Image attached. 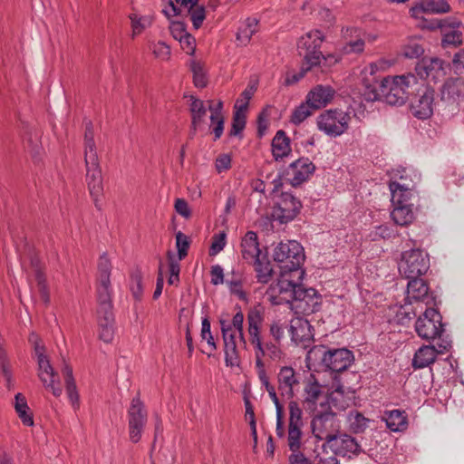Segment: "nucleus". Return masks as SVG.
I'll list each match as a JSON object with an SVG mask.
<instances>
[{
	"label": "nucleus",
	"instance_id": "f257e3e1",
	"mask_svg": "<svg viewBox=\"0 0 464 464\" xmlns=\"http://www.w3.org/2000/svg\"><path fill=\"white\" fill-rule=\"evenodd\" d=\"M111 263L106 252L98 261L99 285H97V321L99 339L106 343L112 342L115 333V316L111 285Z\"/></svg>",
	"mask_w": 464,
	"mask_h": 464
},
{
	"label": "nucleus",
	"instance_id": "f03ea898",
	"mask_svg": "<svg viewBox=\"0 0 464 464\" xmlns=\"http://www.w3.org/2000/svg\"><path fill=\"white\" fill-rule=\"evenodd\" d=\"M335 392L343 395V385H338L334 392L327 393L325 401L320 403L322 410L314 413L311 420L313 435L317 440H324V443L334 441L336 434L342 430L337 415L331 408V405L338 407Z\"/></svg>",
	"mask_w": 464,
	"mask_h": 464
},
{
	"label": "nucleus",
	"instance_id": "7ed1b4c3",
	"mask_svg": "<svg viewBox=\"0 0 464 464\" xmlns=\"http://www.w3.org/2000/svg\"><path fill=\"white\" fill-rule=\"evenodd\" d=\"M308 354L309 356L320 355L321 363L335 373L346 371L354 361L353 352L347 348L331 349L325 345H316L309 351Z\"/></svg>",
	"mask_w": 464,
	"mask_h": 464
},
{
	"label": "nucleus",
	"instance_id": "20e7f679",
	"mask_svg": "<svg viewBox=\"0 0 464 464\" xmlns=\"http://www.w3.org/2000/svg\"><path fill=\"white\" fill-rule=\"evenodd\" d=\"M273 258L275 262L284 264L280 266L281 270L299 273L298 279H303L304 270L301 269V265L304 259V255L299 243L296 241L279 243L274 250Z\"/></svg>",
	"mask_w": 464,
	"mask_h": 464
},
{
	"label": "nucleus",
	"instance_id": "39448f33",
	"mask_svg": "<svg viewBox=\"0 0 464 464\" xmlns=\"http://www.w3.org/2000/svg\"><path fill=\"white\" fill-rule=\"evenodd\" d=\"M429 268V254L420 248L403 251L398 263L399 272L406 279L420 277L428 272Z\"/></svg>",
	"mask_w": 464,
	"mask_h": 464
},
{
	"label": "nucleus",
	"instance_id": "423d86ee",
	"mask_svg": "<svg viewBox=\"0 0 464 464\" xmlns=\"http://www.w3.org/2000/svg\"><path fill=\"white\" fill-rule=\"evenodd\" d=\"M324 40V33L318 29L312 30L301 36L297 42V51L299 55L303 56L302 63L311 68L320 66L323 57L321 47Z\"/></svg>",
	"mask_w": 464,
	"mask_h": 464
},
{
	"label": "nucleus",
	"instance_id": "0eeeda50",
	"mask_svg": "<svg viewBox=\"0 0 464 464\" xmlns=\"http://www.w3.org/2000/svg\"><path fill=\"white\" fill-rule=\"evenodd\" d=\"M409 96L410 111L419 120L430 119L433 114L435 90L427 83L412 88Z\"/></svg>",
	"mask_w": 464,
	"mask_h": 464
},
{
	"label": "nucleus",
	"instance_id": "6e6552de",
	"mask_svg": "<svg viewBox=\"0 0 464 464\" xmlns=\"http://www.w3.org/2000/svg\"><path fill=\"white\" fill-rule=\"evenodd\" d=\"M293 273L280 269V275L276 282L269 285L266 294L269 295V301L273 305L289 304L290 308L293 309L294 292L301 284L292 279Z\"/></svg>",
	"mask_w": 464,
	"mask_h": 464
},
{
	"label": "nucleus",
	"instance_id": "1a4fd4ad",
	"mask_svg": "<svg viewBox=\"0 0 464 464\" xmlns=\"http://www.w3.org/2000/svg\"><path fill=\"white\" fill-rule=\"evenodd\" d=\"M351 116L340 109H329L317 118V127L330 137H338L349 128Z\"/></svg>",
	"mask_w": 464,
	"mask_h": 464
},
{
	"label": "nucleus",
	"instance_id": "9d476101",
	"mask_svg": "<svg viewBox=\"0 0 464 464\" xmlns=\"http://www.w3.org/2000/svg\"><path fill=\"white\" fill-rule=\"evenodd\" d=\"M417 334L427 341L437 338L440 333H445L442 315L437 308L429 306L415 322Z\"/></svg>",
	"mask_w": 464,
	"mask_h": 464
},
{
	"label": "nucleus",
	"instance_id": "9b49d317",
	"mask_svg": "<svg viewBox=\"0 0 464 464\" xmlns=\"http://www.w3.org/2000/svg\"><path fill=\"white\" fill-rule=\"evenodd\" d=\"M127 416L130 440L138 443L141 440L148 420V411L140 393L131 399Z\"/></svg>",
	"mask_w": 464,
	"mask_h": 464
},
{
	"label": "nucleus",
	"instance_id": "f8f14e48",
	"mask_svg": "<svg viewBox=\"0 0 464 464\" xmlns=\"http://www.w3.org/2000/svg\"><path fill=\"white\" fill-rule=\"evenodd\" d=\"M302 208L301 200L292 193L281 192L278 200L273 207L272 218L280 224H287L298 216Z\"/></svg>",
	"mask_w": 464,
	"mask_h": 464
},
{
	"label": "nucleus",
	"instance_id": "ddd939ff",
	"mask_svg": "<svg viewBox=\"0 0 464 464\" xmlns=\"http://www.w3.org/2000/svg\"><path fill=\"white\" fill-rule=\"evenodd\" d=\"M392 87H390L387 96V104L392 106H401L405 104L409 99L412 85H417V78L412 73L407 75H396L390 81Z\"/></svg>",
	"mask_w": 464,
	"mask_h": 464
},
{
	"label": "nucleus",
	"instance_id": "4468645a",
	"mask_svg": "<svg viewBox=\"0 0 464 464\" xmlns=\"http://www.w3.org/2000/svg\"><path fill=\"white\" fill-rule=\"evenodd\" d=\"M88 190L97 210L103 207V179L99 161L85 162Z\"/></svg>",
	"mask_w": 464,
	"mask_h": 464
},
{
	"label": "nucleus",
	"instance_id": "2eb2a0df",
	"mask_svg": "<svg viewBox=\"0 0 464 464\" xmlns=\"http://www.w3.org/2000/svg\"><path fill=\"white\" fill-rule=\"evenodd\" d=\"M327 447L334 455L343 458L347 457L349 459H352V456L349 454L357 457L364 452L357 440L342 430L336 434L334 441L323 444L322 448L324 451Z\"/></svg>",
	"mask_w": 464,
	"mask_h": 464
},
{
	"label": "nucleus",
	"instance_id": "dca6fc26",
	"mask_svg": "<svg viewBox=\"0 0 464 464\" xmlns=\"http://www.w3.org/2000/svg\"><path fill=\"white\" fill-rule=\"evenodd\" d=\"M451 69V64L439 57H422L416 64L415 71L421 79L431 78L438 82Z\"/></svg>",
	"mask_w": 464,
	"mask_h": 464
},
{
	"label": "nucleus",
	"instance_id": "f3484780",
	"mask_svg": "<svg viewBox=\"0 0 464 464\" xmlns=\"http://www.w3.org/2000/svg\"><path fill=\"white\" fill-rule=\"evenodd\" d=\"M391 76L380 77L374 75L372 72L370 77H365L362 80L363 96L366 101H382L387 103V96L390 87H392Z\"/></svg>",
	"mask_w": 464,
	"mask_h": 464
},
{
	"label": "nucleus",
	"instance_id": "a211bd4d",
	"mask_svg": "<svg viewBox=\"0 0 464 464\" xmlns=\"http://www.w3.org/2000/svg\"><path fill=\"white\" fill-rule=\"evenodd\" d=\"M440 101L446 107L452 110L459 109L460 103L464 102V78L450 77L441 85L440 90Z\"/></svg>",
	"mask_w": 464,
	"mask_h": 464
},
{
	"label": "nucleus",
	"instance_id": "6ab92c4d",
	"mask_svg": "<svg viewBox=\"0 0 464 464\" xmlns=\"http://www.w3.org/2000/svg\"><path fill=\"white\" fill-rule=\"evenodd\" d=\"M294 302H296V308L302 313L310 314L320 310L322 305V295L313 287H305L302 283L294 292Z\"/></svg>",
	"mask_w": 464,
	"mask_h": 464
},
{
	"label": "nucleus",
	"instance_id": "aec40b11",
	"mask_svg": "<svg viewBox=\"0 0 464 464\" xmlns=\"http://www.w3.org/2000/svg\"><path fill=\"white\" fill-rule=\"evenodd\" d=\"M38 377L46 389H50L53 396L60 397L63 389L60 385L58 373L54 371L48 357L37 360Z\"/></svg>",
	"mask_w": 464,
	"mask_h": 464
},
{
	"label": "nucleus",
	"instance_id": "412c9836",
	"mask_svg": "<svg viewBox=\"0 0 464 464\" xmlns=\"http://www.w3.org/2000/svg\"><path fill=\"white\" fill-rule=\"evenodd\" d=\"M407 285V298L413 299L416 302H422L426 305H436V295L433 292H430V287L424 279L420 277L409 278Z\"/></svg>",
	"mask_w": 464,
	"mask_h": 464
},
{
	"label": "nucleus",
	"instance_id": "4be33fe9",
	"mask_svg": "<svg viewBox=\"0 0 464 464\" xmlns=\"http://www.w3.org/2000/svg\"><path fill=\"white\" fill-rule=\"evenodd\" d=\"M288 169L293 171V178L288 179L289 183L294 188L301 186L309 180L315 172V165L306 157H300L289 164Z\"/></svg>",
	"mask_w": 464,
	"mask_h": 464
},
{
	"label": "nucleus",
	"instance_id": "5701e85b",
	"mask_svg": "<svg viewBox=\"0 0 464 464\" xmlns=\"http://www.w3.org/2000/svg\"><path fill=\"white\" fill-rule=\"evenodd\" d=\"M334 94L335 90L332 86L318 84L309 91L306 95V102L312 110H319L330 103Z\"/></svg>",
	"mask_w": 464,
	"mask_h": 464
},
{
	"label": "nucleus",
	"instance_id": "b1692460",
	"mask_svg": "<svg viewBox=\"0 0 464 464\" xmlns=\"http://www.w3.org/2000/svg\"><path fill=\"white\" fill-rule=\"evenodd\" d=\"M277 382L281 396L292 400L295 396L294 387L299 384L295 370L291 366L281 367L277 374Z\"/></svg>",
	"mask_w": 464,
	"mask_h": 464
},
{
	"label": "nucleus",
	"instance_id": "393cba45",
	"mask_svg": "<svg viewBox=\"0 0 464 464\" xmlns=\"http://www.w3.org/2000/svg\"><path fill=\"white\" fill-rule=\"evenodd\" d=\"M450 11V5L446 0H422L410 9L411 16L420 17L421 14H445Z\"/></svg>",
	"mask_w": 464,
	"mask_h": 464
},
{
	"label": "nucleus",
	"instance_id": "a878e982",
	"mask_svg": "<svg viewBox=\"0 0 464 464\" xmlns=\"http://www.w3.org/2000/svg\"><path fill=\"white\" fill-rule=\"evenodd\" d=\"M241 253L242 257L246 261H254L261 257V250L259 248V242L257 234L255 231L249 230L246 233L241 240Z\"/></svg>",
	"mask_w": 464,
	"mask_h": 464
},
{
	"label": "nucleus",
	"instance_id": "bb28decb",
	"mask_svg": "<svg viewBox=\"0 0 464 464\" xmlns=\"http://www.w3.org/2000/svg\"><path fill=\"white\" fill-rule=\"evenodd\" d=\"M272 154L276 161L288 157L292 151L291 140L284 130L276 131L271 143Z\"/></svg>",
	"mask_w": 464,
	"mask_h": 464
},
{
	"label": "nucleus",
	"instance_id": "cd10ccee",
	"mask_svg": "<svg viewBox=\"0 0 464 464\" xmlns=\"http://www.w3.org/2000/svg\"><path fill=\"white\" fill-rule=\"evenodd\" d=\"M322 386L314 374L310 375V379L304 386V400L303 401L306 411H314L316 410V401L322 394Z\"/></svg>",
	"mask_w": 464,
	"mask_h": 464
},
{
	"label": "nucleus",
	"instance_id": "c85d7f7f",
	"mask_svg": "<svg viewBox=\"0 0 464 464\" xmlns=\"http://www.w3.org/2000/svg\"><path fill=\"white\" fill-rule=\"evenodd\" d=\"M235 111H233L231 129L228 131V137H238L240 140L243 138V130L246 124V110L247 103L241 104L237 107L235 104Z\"/></svg>",
	"mask_w": 464,
	"mask_h": 464
},
{
	"label": "nucleus",
	"instance_id": "c756f323",
	"mask_svg": "<svg viewBox=\"0 0 464 464\" xmlns=\"http://www.w3.org/2000/svg\"><path fill=\"white\" fill-rule=\"evenodd\" d=\"M437 349L434 345H422L412 359L411 365L414 369H422L433 363L436 360Z\"/></svg>",
	"mask_w": 464,
	"mask_h": 464
},
{
	"label": "nucleus",
	"instance_id": "7c9ffc66",
	"mask_svg": "<svg viewBox=\"0 0 464 464\" xmlns=\"http://www.w3.org/2000/svg\"><path fill=\"white\" fill-rule=\"evenodd\" d=\"M389 188L392 194V206L412 205L410 203L411 198V189L405 184L398 181H390Z\"/></svg>",
	"mask_w": 464,
	"mask_h": 464
},
{
	"label": "nucleus",
	"instance_id": "2f4dec72",
	"mask_svg": "<svg viewBox=\"0 0 464 464\" xmlns=\"http://www.w3.org/2000/svg\"><path fill=\"white\" fill-rule=\"evenodd\" d=\"M224 343L225 363L227 367L239 366L240 357L236 342V334L222 337Z\"/></svg>",
	"mask_w": 464,
	"mask_h": 464
},
{
	"label": "nucleus",
	"instance_id": "473e14b6",
	"mask_svg": "<svg viewBox=\"0 0 464 464\" xmlns=\"http://www.w3.org/2000/svg\"><path fill=\"white\" fill-rule=\"evenodd\" d=\"M386 426L392 431H403L408 427L407 415L404 411L392 410L385 411Z\"/></svg>",
	"mask_w": 464,
	"mask_h": 464
},
{
	"label": "nucleus",
	"instance_id": "72a5a7b5",
	"mask_svg": "<svg viewBox=\"0 0 464 464\" xmlns=\"http://www.w3.org/2000/svg\"><path fill=\"white\" fill-rule=\"evenodd\" d=\"M412 207L413 205L393 206L391 218L394 224L401 227H407L411 224L415 219Z\"/></svg>",
	"mask_w": 464,
	"mask_h": 464
},
{
	"label": "nucleus",
	"instance_id": "f704fd0d",
	"mask_svg": "<svg viewBox=\"0 0 464 464\" xmlns=\"http://www.w3.org/2000/svg\"><path fill=\"white\" fill-rule=\"evenodd\" d=\"M14 409L24 426H34V421L33 412L27 404L26 398L21 392L16 393L14 396Z\"/></svg>",
	"mask_w": 464,
	"mask_h": 464
},
{
	"label": "nucleus",
	"instance_id": "c9c22d12",
	"mask_svg": "<svg viewBox=\"0 0 464 464\" xmlns=\"http://www.w3.org/2000/svg\"><path fill=\"white\" fill-rule=\"evenodd\" d=\"M264 321V307L258 304L250 308L247 313V324L249 335L261 334V326Z\"/></svg>",
	"mask_w": 464,
	"mask_h": 464
},
{
	"label": "nucleus",
	"instance_id": "e433bc0d",
	"mask_svg": "<svg viewBox=\"0 0 464 464\" xmlns=\"http://www.w3.org/2000/svg\"><path fill=\"white\" fill-rule=\"evenodd\" d=\"M253 262L255 265V271L256 272L257 282L261 284H267L274 272L271 266V262L267 258V251L262 257L256 258Z\"/></svg>",
	"mask_w": 464,
	"mask_h": 464
},
{
	"label": "nucleus",
	"instance_id": "4c0bfd02",
	"mask_svg": "<svg viewBox=\"0 0 464 464\" xmlns=\"http://www.w3.org/2000/svg\"><path fill=\"white\" fill-rule=\"evenodd\" d=\"M143 276L139 266L134 267L130 272V290L136 301H140L143 296Z\"/></svg>",
	"mask_w": 464,
	"mask_h": 464
},
{
	"label": "nucleus",
	"instance_id": "58836bf2",
	"mask_svg": "<svg viewBox=\"0 0 464 464\" xmlns=\"http://www.w3.org/2000/svg\"><path fill=\"white\" fill-rule=\"evenodd\" d=\"M191 103L189 111L191 114V121H193V125H200L204 118L207 114V108L204 105V102L200 99L190 96Z\"/></svg>",
	"mask_w": 464,
	"mask_h": 464
},
{
	"label": "nucleus",
	"instance_id": "ea45409f",
	"mask_svg": "<svg viewBox=\"0 0 464 464\" xmlns=\"http://www.w3.org/2000/svg\"><path fill=\"white\" fill-rule=\"evenodd\" d=\"M189 69L193 73V83L195 87L199 89L207 87L208 81L203 64L200 62L192 60Z\"/></svg>",
	"mask_w": 464,
	"mask_h": 464
},
{
	"label": "nucleus",
	"instance_id": "a19ab883",
	"mask_svg": "<svg viewBox=\"0 0 464 464\" xmlns=\"http://www.w3.org/2000/svg\"><path fill=\"white\" fill-rule=\"evenodd\" d=\"M185 16H189L194 29L198 30L201 27L206 19V8L204 5H188Z\"/></svg>",
	"mask_w": 464,
	"mask_h": 464
},
{
	"label": "nucleus",
	"instance_id": "79ce46f5",
	"mask_svg": "<svg viewBox=\"0 0 464 464\" xmlns=\"http://www.w3.org/2000/svg\"><path fill=\"white\" fill-rule=\"evenodd\" d=\"M399 236L398 230L389 224H382L374 227V230L372 231L371 237L373 241L383 239L388 240L392 238H395Z\"/></svg>",
	"mask_w": 464,
	"mask_h": 464
},
{
	"label": "nucleus",
	"instance_id": "37998d69",
	"mask_svg": "<svg viewBox=\"0 0 464 464\" xmlns=\"http://www.w3.org/2000/svg\"><path fill=\"white\" fill-rule=\"evenodd\" d=\"M463 44V34L459 29H451L450 33H445L441 36V47H459Z\"/></svg>",
	"mask_w": 464,
	"mask_h": 464
},
{
	"label": "nucleus",
	"instance_id": "c03bdc74",
	"mask_svg": "<svg viewBox=\"0 0 464 464\" xmlns=\"http://www.w3.org/2000/svg\"><path fill=\"white\" fill-rule=\"evenodd\" d=\"M301 437H302V430L301 427L298 426H288V446L289 450L292 451L291 454L295 453H302L300 451L301 448Z\"/></svg>",
	"mask_w": 464,
	"mask_h": 464
},
{
	"label": "nucleus",
	"instance_id": "a18cd8bd",
	"mask_svg": "<svg viewBox=\"0 0 464 464\" xmlns=\"http://www.w3.org/2000/svg\"><path fill=\"white\" fill-rule=\"evenodd\" d=\"M353 415L351 412L350 417ZM350 431L354 434H360L365 431L368 428L370 419L366 418L362 412L355 411L353 419L350 418Z\"/></svg>",
	"mask_w": 464,
	"mask_h": 464
},
{
	"label": "nucleus",
	"instance_id": "49530a36",
	"mask_svg": "<svg viewBox=\"0 0 464 464\" xmlns=\"http://www.w3.org/2000/svg\"><path fill=\"white\" fill-rule=\"evenodd\" d=\"M402 54L409 59H418L424 54V47L416 39H411L403 45Z\"/></svg>",
	"mask_w": 464,
	"mask_h": 464
},
{
	"label": "nucleus",
	"instance_id": "de8ad7c7",
	"mask_svg": "<svg viewBox=\"0 0 464 464\" xmlns=\"http://www.w3.org/2000/svg\"><path fill=\"white\" fill-rule=\"evenodd\" d=\"M176 237V247L178 250L179 260L184 259L188 256V252L191 244L190 238L181 231H179L175 235Z\"/></svg>",
	"mask_w": 464,
	"mask_h": 464
},
{
	"label": "nucleus",
	"instance_id": "09e8293b",
	"mask_svg": "<svg viewBox=\"0 0 464 464\" xmlns=\"http://www.w3.org/2000/svg\"><path fill=\"white\" fill-rule=\"evenodd\" d=\"M312 108L307 102H302L299 106H297L292 115H291V122L295 125H299L302 123L308 116L312 114Z\"/></svg>",
	"mask_w": 464,
	"mask_h": 464
},
{
	"label": "nucleus",
	"instance_id": "8fccbe9b",
	"mask_svg": "<svg viewBox=\"0 0 464 464\" xmlns=\"http://www.w3.org/2000/svg\"><path fill=\"white\" fill-rule=\"evenodd\" d=\"M200 337L202 340L207 341L212 351H216L218 349L217 343L215 342L211 333V323L208 316L202 318Z\"/></svg>",
	"mask_w": 464,
	"mask_h": 464
},
{
	"label": "nucleus",
	"instance_id": "3c124183",
	"mask_svg": "<svg viewBox=\"0 0 464 464\" xmlns=\"http://www.w3.org/2000/svg\"><path fill=\"white\" fill-rule=\"evenodd\" d=\"M289 408V427L293 426H303L302 420V409L299 407V404L295 401H291L288 405Z\"/></svg>",
	"mask_w": 464,
	"mask_h": 464
},
{
	"label": "nucleus",
	"instance_id": "603ef678",
	"mask_svg": "<svg viewBox=\"0 0 464 464\" xmlns=\"http://www.w3.org/2000/svg\"><path fill=\"white\" fill-rule=\"evenodd\" d=\"M270 105L266 106L262 109V111L258 113L256 123H257V131L256 136L259 139H262L264 135L266 134V131L268 128V109L270 108Z\"/></svg>",
	"mask_w": 464,
	"mask_h": 464
},
{
	"label": "nucleus",
	"instance_id": "864d4df0",
	"mask_svg": "<svg viewBox=\"0 0 464 464\" xmlns=\"http://www.w3.org/2000/svg\"><path fill=\"white\" fill-rule=\"evenodd\" d=\"M227 235L224 231L215 234L212 237V243L209 247L208 254L213 256L218 255L226 246Z\"/></svg>",
	"mask_w": 464,
	"mask_h": 464
},
{
	"label": "nucleus",
	"instance_id": "5fc2aeb1",
	"mask_svg": "<svg viewBox=\"0 0 464 464\" xmlns=\"http://www.w3.org/2000/svg\"><path fill=\"white\" fill-rule=\"evenodd\" d=\"M210 129L211 133L214 134V141L219 140L224 132L225 117H218L210 115Z\"/></svg>",
	"mask_w": 464,
	"mask_h": 464
},
{
	"label": "nucleus",
	"instance_id": "6e6d98bb",
	"mask_svg": "<svg viewBox=\"0 0 464 464\" xmlns=\"http://www.w3.org/2000/svg\"><path fill=\"white\" fill-rule=\"evenodd\" d=\"M35 280L37 282V287H38L40 298L43 301V303L44 304V305L47 306V305H49L51 299H50V293H49V288H48V285H47L46 276H39L35 278Z\"/></svg>",
	"mask_w": 464,
	"mask_h": 464
},
{
	"label": "nucleus",
	"instance_id": "4d7b16f0",
	"mask_svg": "<svg viewBox=\"0 0 464 464\" xmlns=\"http://www.w3.org/2000/svg\"><path fill=\"white\" fill-rule=\"evenodd\" d=\"M417 316L416 312L407 305L401 306L396 314V320L399 324L406 325Z\"/></svg>",
	"mask_w": 464,
	"mask_h": 464
},
{
	"label": "nucleus",
	"instance_id": "13d9d810",
	"mask_svg": "<svg viewBox=\"0 0 464 464\" xmlns=\"http://www.w3.org/2000/svg\"><path fill=\"white\" fill-rule=\"evenodd\" d=\"M28 258L30 261V266L34 271L35 278L39 276H45L44 272L43 271V266L40 257L33 247H29Z\"/></svg>",
	"mask_w": 464,
	"mask_h": 464
},
{
	"label": "nucleus",
	"instance_id": "bf43d9fd",
	"mask_svg": "<svg viewBox=\"0 0 464 464\" xmlns=\"http://www.w3.org/2000/svg\"><path fill=\"white\" fill-rule=\"evenodd\" d=\"M65 390L72 408L75 411L78 410L80 408V395L77 390L76 382H73L65 383Z\"/></svg>",
	"mask_w": 464,
	"mask_h": 464
},
{
	"label": "nucleus",
	"instance_id": "052dcab7",
	"mask_svg": "<svg viewBox=\"0 0 464 464\" xmlns=\"http://www.w3.org/2000/svg\"><path fill=\"white\" fill-rule=\"evenodd\" d=\"M99 161L94 139H84V162Z\"/></svg>",
	"mask_w": 464,
	"mask_h": 464
},
{
	"label": "nucleus",
	"instance_id": "680f3d73",
	"mask_svg": "<svg viewBox=\"0 0 464 464\" xmlns=\"http://www.w3.org/2000/svg\"><path fill=\"white\" fill-rule=\"evenodd\" d=\"M169 31L175 40H181L188 34L187 24L183 21H171Z\"/></svg>",
	"mask_w": 464,
	"mask_h": 464
},
{
	"label": "nucleus",
	"instance_id": "e2e57ef3",
	"mask_svg": "<svg viewBox=\"0 0 464 464\" xmlns=\"http://www.w3.org/2000/svg\"><path fill=\"white\" fill-rule=\"evenodd\" d=\"M134 34H140L147 26L151 24L150 18L147 16L137 17L136 14L130 15Z\"/></svg>",
	"mask_w": 464,
	"mask_h": 464
},
{
	"label": "nucleus",
	"instance_id": "0e129e2a",
	"mask_svg": "<svg viewBox=\"0 0 464 464\" xmlns=\"http://www.w3.org/2000/svg\"><path fill=\"white\" fill-rule=\"evenodd\" d=\"M364 41L361 38H358L354 41H349L347 42L342 51L344 54H349V53H361L363 52L364 50Z\"/></svg>",
	"mask_w": 464,
	"mask_h": 464
},
{
	"label": "nucleus",
	"instance_id": "69168bd1",
	"mask_svg": "<svg viewBox=\"0 0 464 464\" xmlns=\"http://www.w3.org/2000/svg\"><path fill=\"white\" fill-rule=\"evenodd\" d=\"M227 285H229V290L232 295H237L241 301L246 303L248 302V296L246 291L242 289V281L241 280H232L227 281Z\"/></svg>",
	"mask_w": 464,
	"mask_h": 464
},
{
	"label": "nucleus",
	"instance_id": "338daca9",
	"mask_svg": "<svg viewBox=\"0 0 464 464\" xmlns=\"http://www.w3.org/2000/svg\"><path fill=\"white\" fill-rule=\"evenodd\" d=\"M269 335L276 343H281L284 338V326L280 320H274L269 325Z\"/></svg>",
	"mask_w": 464,
	"mask_h": 464
},
{
	"label": "nucleus",
	"instance_id": "774afa93",
	"mask_svg": "<svg viewBox=\"0 0 464 464\" xmlns=\"http://www.w3.org/2000/svg\"><path fill=\"white\" fill-rule=\"evenodd\" d=\"M231 156L227 153L220 154L215 160V168L218 173L228 170L231 168Z\"/></svg>",
	"mask_w": 464,
	"mask_h": 464
}]
</instances>
